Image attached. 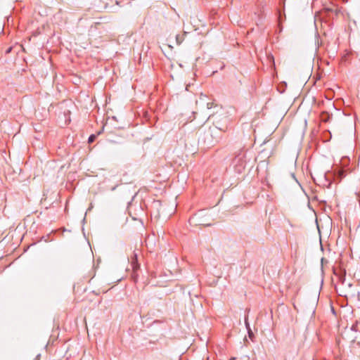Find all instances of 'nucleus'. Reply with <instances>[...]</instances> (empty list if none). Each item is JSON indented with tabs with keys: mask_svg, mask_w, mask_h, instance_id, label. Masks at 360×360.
Segmentation results:
<instances>
[{
	"mask_svg": "<svg viewBox=\"0 0 360 360\" xmlns=\"http://www.w3.org/2000/svg\"><path fill=\"white\" fill-rule=\"evenodd\" d=\"M332 118V115L327 112H322L320 115V120L323 122H328Z\"/></svg>",
	"mask_w": 360,
	"mask_h": 360,
	"instance_id": "obj_1",
	"label": "nucleus"
},
{
	"mask_svg": "<svg viewBox=\"0 0 360 360\" xmlns=\"http://www.w3.org/2000/svg\"><path fill=\"white\" fill-rule=\"evenodd\" d=\"M131 265L134 270H136L139 267V264L137 263V255L134 254V257L132 258Z\"/></svg>",
	"mask_w": 360,
	"mask_h": 360,
	"instance_id": "obj_2",
	"label": "nucleus"
},
{
	"mask_svg": "<svg viewBox=\"0 0 360 360\" xmlns=\"http://www.w3.org/2000/svg\"><path fill=\"white\" fill-rule=\"evenodd\" d=\"M95 139H96V136H95V135H94V134L91 135V136L89 137V139H88L89 143H92V142H94V140H95Z\"/></svg>",
	"mask_w": 360,
	"mask_h": 360,
	"instance_id": "obj_3",
	"label": "nucleus"
},
{
	"mask_svg": "<svg viewBox=\"0 0 360 360\" xmlns=\"http://www.w3.org/2000/svg\"><path fill=\"white\" fill-rule=\"evenodd\" d=\"M176 39L178 44H180L183 41V39L179 35H176Z\"/></svg>",
	"mask_w": 360,
	"mask_h": 360,
	"instance_id": "obj_4",
	"label": "nucleus"
},
{
	"mask_svg": "<svg viewBox=\"0 0 360 360\" xmlns=\"http://www.w3.org/2000/svg\"><path fill=\"white\" fill-rule=\"evenodd\" d=\"M248 335H249V337L251 338L253 336V333H252V331L251 330L250 328H248Z\"/></svg>",
	"mask_w": 360,
	"mask_h": 360,
	"instance_id": "obj_5",
	"label": "nucleus"
},
{
	"mask_svg": "<svg viewBox=\"0 0 360 360\" xmlns=\"http://www.w3.org/2000/svg\"><path fill=\"white\" fill-rule=\"evenodd\" d=\"M213 105H214L213 103H207V107L208 109H210V108H212Z\"/></svg>",
	"mask_w": 360,
	"mask_h": 360,
	"instance_id": "obj_6",
	"label": "nucleus"
},
{
	"mask_svg": "<svg viewBox=\"0 0 360 360\" xmlns=\"http://www.w3.org/2000/svg\"><path fill=\"white\" fill-rule=\"evenodd\" d=\"M245 323L247 328H250L249 323H248L247 318L245 319Z\"/></svg>",
	"mask_w": 360,
	"mask_h": 360,
	"instance_id": "obj_7",
	"label": "nucleus"
},
{
	"mask_svg": "<svg viewBox=\"0 0 360 360\" xmlns=\"http://www.w3.org/2000/svg\"><path fill=\"white\" fill-rule=\"evenodd\" d=\"M339 175H340V176L341 178H342V176H344V172H343V171H340V172H339Z\"/></svg>",
	"mask_w": 360,
	"mask_h": 360,
	"instance_id": "obj_8",
	"label": "nucleus"
},
{
	"mask_svg": "<svg viewBox=\"0 0 360 360\" xmlns=\"http://www.w3.org/2000/svg\"><path fill=\"white\" fill-rule=\"evenodd\" d=\"M229 360H236L235 357H231Z\"/></svg>",
	"mask_w": 360,
	"mask_h": 360,
	"instance_id": "obj_9",
	"label": "nucleus"
},
{
	"mask_svg": "<svg viewBox=\"0 0 360 360\" xmlns=\"http://www.w3.org/2000/svg\"><path fill=\"white\" fill-rule=\"evenodd\" d=\"M291 175H292V177L293 179H295V174H294L293 173H292Z\"/></svg>",
	"mask_w": 360,
	"mask_h": 360,
	"instance_id": "obj_10",
	"label": "nucleus"
}]
</instances>
